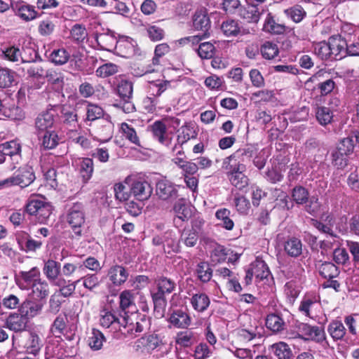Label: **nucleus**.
Returning <instances> with one entry per match:
<instances>
[{"label": "nucleus", "instance_id": "79ce46f5", "mask_svg": "<svg viewBox=\"0 0 359 359\" xmlns=\"http://www.w3.org/2000/svg\"><path fill=\"white\" fill-rule=\"evenodd\" d=\"M291 196L297 205H304L309 198V192L305 187L299 185L292 189Z\"/></svg>", "mask_w": 359, "mask_h": 359}, {"label": "nucleus", "instance_id": "c85d7f7f", "mask_svg": "<svg viewBox=\"0 0 359 359\" xmlns=\"http://www.w3.org/2000/svg\"><path fill=\"white\" fill-rule=\"evenodd\" d=\"M0 114L14 121L22 120L25 118V114L22 109L18 106H16L13 102L11 103H4V106Z\"/></svg>", "mask_w": 359, "mask_h": 359}, {"label": "nucleus", "instance_id": "cd10ccee", "mask_svg": "<svg viewBox=\"0 0 359 359\" xmlns=\"http://www.w3.org/2000/svg\"><path fill=\"white\" fill-rule=\"evenodd\" d=\"M170 86V82L168 81H162L158 83H152L150 86V91L154 97H147L151 106L150 109H155L157 104V97L161 96Z\"/></svg>", "mask_w": 359, "mask_h": 359}, {"label": "nucleus", "instance_id": "4468645a", "mask_svg": "<svg viewBox=\"0 0 359 359\" xmlns=\"http://www.w3.org/2000/svg\"><path fill=\"white\" fill-rule=\"evenodd\" d=\"M95 40L102 50L109 52L115 50L118 41L114 32L109 29L107 32L95 34Z\"/></svg>", "mask_w": 359, "mask_h": 359}, {"label": "nucleus", "instance_id": "9d476101", "mask_svg": "<svg viewBox=\"0 0 359 359\" xmlns=\"http://www.w3.org/2000/svg\"><path fill=\"white\" fill-rule=\"evenodd\" d=\"M130 191L137 201H144L150 198L153 189L147 181L135 180L130 186Z\"/></svg>", "mask_w": 359, "mask_h": 359}, {"label": "nucleus", "instance_id": "c03bdc74", "mask_svg": "<svg viewBox=\"0 0 359 359\" xmlns=\"http://www.w3.org/2000/svg\"><path fill=\"white\" fill-rule=\"evenodd\" d=\"M69 57V53L62 48L53 50L49 55L48 58L55 65H62L67 62Z\"/></svg>", "mask_w": 359, "mask_h": 359}, {"label": "nucleus", "instance_id": "680f3d73", "mask_svg": "<svg viewBox=\"0 0 359 359\" xmlns=\"http://www.w3.org/2000/svg\"><path fill=\"white\" fill-rule=\"evenodd\" d=\"M115 198L119 201H126L132 194H130V186H126L123 183H116L114 187Z\"/></svg>", "mask_w": 359, "mask_h": 359}, {"label": "nucleus", "instance_id": "72a5a7b5", "mask_svg": "<svg viewBox=\"0 0 359 359\" xmlns=\"http://www.w3.org/2000/svg\"><path fill=\"white\" fill-rule=\"evenodd\" d=\"M191 303L194 310L202 313L208 309L210 301L206 294L198 293L192 296Z\"/></svg>", "mask_w": 359, "mask_h": 359}, {"label": "nucleus", "instance_id": "f3484780", "mask_svg": "<svg viewBox=\"0 0 359 359\" xmlns=\"http://www.w3.org/2000/svg\"><path fill=\"white\" fill-rule=\"evenodd\" d=\"M43 304L39 301H33L31 299H22L20 313L26 318H34L40 313L43 309Z\"/></svg>", "mask_w": 359, "mask_h": 359}, {"label": "nucleus", "instance_id": "13d9d810", "mask_svg": "<svg viewBox=\"0 0 359 359\" xmlns=\"http://www.w3.org/2000/svg\"><path fill=\"white\" fill-rule=\"evenodd\" d=\"M175 342L181 347H189L194 342V333L190 330L180 332L176 336Z\"/></svg>", "mask_w": 359, "mask_h": 359}, {"label": "nucleus", "instance_id": "f8f14e48", "mask_svg": "<svg viewBox=\"0 0 359 359\" xmlns=\"http://www.w3.org/2000/svg\"><path fill=\"white\" fill-rule=\"evenodd\" d=\"M4 327L15 332H23L27 327V319L20 312L10 313L4 320Z\"/></svg>", "mask_w": 359, "mask_h": 359}, {"label": "nucleus", "instance_id": "7ed1b4c3", "mask_svg": "<svg viewBox=\"0 0 359 359\" xmlns=\"http://www.w3.org/2000/svg\"><path fill=\"white\" fill-rule=\"evenodd\" d=\"M22 147L16 141L6 142L0 144V164L6 163L13 170L22 161Z\"/></svg>", "mask_w": 359, "mask_h": 359}, {"label": "nucleus", "instance_id": "ea45409f", "mask_svg": "<svg viewBox=\"0 0 359 359\" xmlns=\"http://www.w3.org/2000/svg\"><path fill=\"white\" fill-rule=\"evenodd\" d=\"M41 346L42 342L39 335L34 332H30L25 344L27 351L36 355Z\"/></svg>", "mask_w": 359, "mask_h": 359}, {"label": "nucleus", "instance_id": "09e8293b", "mask_svg": "<svg viewBox=\"0 0 359 359\" xmlns=\"http://www.w3.org/2000/svg\"><path fill=\"white\" fill-rule=\"evenodd\" d=\"M216 49L214 44L210 42L200 43L197 49L198 54L201 59H211L214 57Z\"/></svg>", "mask_w": 359, "mask_h": 359}, {"label": "nucleus", "instance_id": "393cba45", "mask_svg": "<svg viewBox=\"0 0 359 359\" xmlns=\"http://www.w3.org/2000/svg\"><path fill=\"white\" fill-rule=\"evenodd\" d=\"M32 290L29 294V297L36 301H41L45 299L49 294V285L46 280L39 278V281H36L30 287Z\"/></svg>", "mask_w": 359, "mask_h": 359}, {"label": "nucleus", "instance_id": "052dcab7", "mask_svg": "<svg viewBox=\"0 0 359 359\" xmlns=\"http://www.w3.org/2000/svg\"><path fill=\"white\" fill-rule=\"evenodd\" d=\"M133 83L130 81H121L117 87L118 94L123 100H128L133 95Z\"/></svg>", "mask_w": 359, "mask_h": 359}, {"label": "nucleus", "instance_id": "20e7f679", "mask_svg": "<svg viewBox=\"0 0 359 359\" xmlns=\"http://www.w3.org/2000/svg\"><path fill=\"white\" fill-rule=\"evenodd\" d=\"M66 221L76 236H81V228L85 224L84 205L82 203H74L69 207L66 215Z\"/></svg>", "mask_w": 359, "mask_h": 359}, {"label": "nucleus", "instance_id": "2eb2a0df", "mask_svg": "<svg viewBox=\"0 0 359 359\" xmlns=\"http://www.w3.org/2000/svg\"><path fill=\"white\" fill-rule=\"evenodd\" d=\"M264 11V7H258L257 4L250 3L246 7L239 9V15L248 22L257 23Z\"/></svg>", "mask_w": 359, "mask_h": 359}, {"label": "nucleus", "instance_id": "a878e982", "mask_svg": "<svg viewBox=\"0 0 359 359\" xmlns=\"http://www.w3.org/2000/svg\"><path fill=\"white\" fill-rule=\"evenodd\" d=\"M151 130L154 138L161 144L169 146L171 138L167 135V127L161 121H156L151 126Z\"/></svg>", "mask_w": 359, "mask_h": 359}, {"label": "nucleus", "instance_id": "a211bd4d", "mask_svg": "<svg viewBox=\"0 0 359 359\" xmlns=\"http://www.w3.org/2000/svg\"><path fill=\"white\" fill-rule=\"evenodd\" d=\"M169 322L175 327L184 329L190 325L191 319L185 310L177 309L171 313Z\"/></svg>", "mask_w": 359, "mask_h": 359}, {"label": "nucleus", "instance_id": "c9c22d12", "mask_svg": "<svg viewBox=\"0 0 359 359\" xmlns=\"http://www.w3.org/2000/svg\"><path fill=\"white\" fill-rule=\"evenodd\" d=\"M105 341L104 334L97 329L93 328L88 336V344L93 351L100 350Z\"/></svg>", "mask_w": 359, "mask_h": 359}, {"label": "nucleus", "instance_id": "6e6552de", "mask_svg": "<svg viewBox=\"0 0 359 359\" xmlns=\"http://www.w3.org/2000/svg\"><path fill=\"white\" fill-rule=\"evenodd\" d=\"M193 207L184 198H180L174 205L173 210L176 214L173 222L177 227L182 226L183 222L188 221L192 216Z\"/></svg>", "mask_w": 359, "mask_h": 359}, {"label": "nucleus", "instance_id": "37998d69", "mask_svg": "<svg viewBox=\"0 0 359 359\" xmlns=\"http://www.w3.org/2000/svg\"><path fill=\"white\" fill-rule=\"evenodd\" d=\"M221 29L226 36H236L241 33V27L238 21L229 19L224 21L221 26Z\"/></svg>", "mask_w": 359, "mask_h": 359}, {"label": "nucleus", "instance_id": "a18cd8bd", "mask_svg": "<svg viewBox=\"0 0 359 359\" xmlns=\"http://www.w3.org/2000/svg\"><path fill=\"white\" fill-rule=\"evenodd\" d=\"M318 271L320 275L324 278H334L339 273L338 268L333 263L327 262L322 263Z\"/></svg>", "mask_w": 359, "mask_h": 359}, {"label": "nucleus", "instance_id": "412c9836", "mask_svg": "<svg viewBox=\"0 0 359 359\" xmlns=\"http://www.w3.org/2000/svg\"><path fill=\"white\" fill-rule=\"evenodd\" d=\"M284 250L286 254L293 258L300 257L303 252V244L302 241L295 237H289L284 243Z\"/></svg>", "mask_w": 359, "mask_h": 359}, {"label": "nucleus", "instance_id": "9b49d317", "mask_svg": "<svg viewBox=\"0 0 359 359\" xmlns=\"http://www.w3.org/2000/svg\"><path fill=\"white\" fill-rule=\"evenodd\" d=\"M107 276L113 285L118 287L126 282L129 272L123 266L116 264L109 267Z\"/></svg>", "mask_w": 359, "mask_h": 359}, {"label": "nucleus", "instance_id": "b1692460", "mask_svg": "<svg viewBox=\"0 0 359 359\" xmlns=\"http://www.w3.org/2000/svg\"><path fill=\"white\" fill-rule=\"evenodd\" d=\"M135 42L130 38L117 41L115 50L123 57H131L136 54Z\"/></svg>", "mask_w": 359, "mask_h": 359}, {"label": "nucleus", "instance_id": "e433bc0d", "mask_svg": "<svg viewBox=\"0 0 359 359\" xmlns=\"http://www.w3.org/2000/svg\"><path fill=\"white\" fill-rule=\"evenodd\" d=\"M158 292L163 294H170L175 289L176 284L174 280L165 276H160L156 280Z\"/></svg>", "mask_w": 359, "mask_h": 359}, {"label": "nucleus", "instance_id": "7c9ffc66", "mask_svg": "<svg viewBox=\"0 0 359 359\" xmlns=\"http://www.w3.org/2000/svg\"><path fill=\"white\" fill-rule=\"evenodd\" d=\"M43 271L48 280L55 281L61 273V264L53 259H48L44 263Z\"/></svg>", "mask_w": 359, "mask_h": 359}, {"label": "nucleus", "instance_id": "de8ad7c7", "mask_svg": "<svg viewBox=\"0 0 359 359\" xmlns=\"http://www.w3.org/2000/svg\"><path fill=\"white\" fill-rule=\"evenodd\" d=\"M285 323L283 320L274 313L267 316L266 319V326L273 332H280L284 329Z\"/></svg>", "mask_w": 359, "mask_h": 359}, {"label": "nucleus", "instance_id": "f03ea898", "mask_svg": "<svg viewBox=\"0 0 359 359\" xmlns=\"http://www.w3.org/2000/svg\"><path fill=\"white\" fill-rule=\"evenodd\" d=\"M121 326L126 329L128 334L136 335L149 328L150 318L145 314L131 313L128 315L125 313L122 316Z\"/></svg>", "mask_w": 359, "mask_h": 359}, {"label": "nucleus", "instance_id": "69168bd1", "mask_svg": "<svg viewBox=\"0 0 359 359\" xmlns=\"http://www.w3.org/2000/svg\"><path fill=\"white\" fill-rule=\"evenodd\" d=\"M117 72V65L113 63H106L98 67L95 72L97 76L106 78L115 74Z\"/></svg>", "mask_w": 359, "mask_h": 359}, {"label": "nucleus", "instance_id": "39448f33", "mask_svg": "<svg viewBox=\"0 0 359 359\" xmlns=\"http://www.w3.org/2000/svg\"><path fill=\"white\" fill-rule=\"evenodd\" d=\"M192 29L198 32V34L202 39L209 38L212 30L211 29V21L208 14L205 9L196 11L192 16Z\"/></svg>", "mask_w": 359, "mask_h": 359}, {"label": "nucleus", "instance_id": "338daca9", "mask_svg": "<svg viewBox=\"0 0 359 359\" xmlns=\"http://www.w3.org/2000/svg\"><path fill=\"white\" fill-rule=\"evenodd\" d=\"M70 34L72 38L78 42H83L88 36L86 27L80 24L74 25L71 29Z\"/></svg>", "mask_w": 359, "mask_h": 359}, {"label": "nucleus", "instance_id": "ddd939ff", "mask_svg": "<svg viewBox=\"0 0 359 359\" xmlns=\"http://www.w3.org/2000/svg\"><path fill=\"white\" fill-rule=\"evenodd\" d=\"M297 328L299 333L304 336V339H311L320 342L325 339L324 331L320 327L299 323L297 325Z\"/></svg>", "mask_w": 359, "mask_h": 359}, {"label": "nucleus", "instance_id": "dca6fc26", "mask_svg": "<svg viewBox=\"0 0 359 359\" xmlns=\"http://www.w3.org/2000/svg\"><path fill=\"white\" fill-rule=\"evenodd\" d=\"M245 165H238L236 169L231 173H227V177L232 185L242 189L248 185V177L245 175Z\"/></svg>", "mask_w": 359, "mask_h": 359}, {"label": "nucleus", "instance_id": "603ef678", "mask_svg": "<svg viewBox=\"0 0 359 359\" xmlns=\"http://www.w3.org/2000/svg\"><path fill=\"white\" fill-rule=\"evenodd\" d=\"M328 332L334 340H338L345 335L346 329L341 321L334 320L329 325Z\"/></svg>", "mask_w": 359, "mask_h": 359}, {"label": "nucleus", "instance_id": "6e6d98bb", "mask_svg": "<svg viewBox=\"0 0 359 359\" xmlns=\"http://www.w3.org/2000/svg\"><path fill=\"white\" fill-rule=\"evenodd\" d=\"M198 278L202 282H208L212 276V270L209 264L205 262H201L198 264L196 268Z\"/></svg>", "mask_w": 359, "mask_h": 359}, {"label": "nucleus", "instance_id": "774afa93", "mask_svg": "<svg viewBox=\"0 0 359 359\" xmlns=\"http://www.w3.org/2000/svg\"><path fill=\"white\" fill-rule=\"evenodd\" d=\"M144 342V346L146 347L147 350L153 351L162 345V339L160 338L159 335L157 334H151L147 336L144 338H142Z\"/></svg>", "mask_w": 359, "mask_h": 359}, {"label": "nucleus", "instance_id": "bf43d9fd", "mask_svg": "<svg viewBox=\"0 0 359 359\" xmlns=\"http://www.w3.org/2000/svg\"><path fill=\"white\" fill-rule=\"evenodd\" d=\"M66 314H60L56 317L51 326V332L55 336L62 334L67 327Z\"/></svg>", "mask_w": 359, "mask_h": 359}, {"label": "nucleus", "instance_id": "bb28decb", "mask_svg": "<svg viewBox=\"0 0 359 359\" xmlns=\"http://www.w3.org/2000/svg\"><path fill=\"white\" fill-rule=\"evenodd\" d=\"M151 297L154 304V312L156 318H161L165 316L167 306V299L165 295L158 292H151Z\"/></svg>", "mask_w": 359, "mask_h": 359}, {"label": "nucleus", "instance_id": "c756f323", "mask_svg": "<svg viewBox=\"0 0 359 359\" xmlns=\"http://www.w3.org/2000/svg\"><path fill=\"white\" fill-rule=\"evenodd\" d=\"M271 350L278 359H292L294 357L290 346L283 341L273 344Z\"/></svg>", "mask_w": 359, "mask_h": 359}, {"label": "nucleus", "instance_id": "a19ab883", "mask_svg": "<svg viewBox=\"0 0 359 359\" xmlns=\"http://www.w3.org/2000/svg\"><path fill=\"white\" fill-rule=\"evenodd\" d=\"M15 72L8 68L0 69V88H6L15 83Z\"/></svg>", "mask_w": 359, "mask_h": 359}, {"label": "nucleus", "instance_id": "0eeeda50", "mask_svg": "<svg viewBox=\"0 0 359 359\" xmlns=\"http://www.w3.org/2000/svg\"><path fill=\"white\" fill-rule=\"evenodd\" d=\"M41 278L39 269L34 266L29 271H20L15 275L16 285L22 290H29L30 287Z\"/></svg>", "mask_w": 359, "mask_h": 359}, {"label": "nucleus", "instance_id": "f257e3e1", "mask_svg": "<svg viewBox=\"0 0 359 359\" xmlns=\"http://www.w3.org/2000/svg\"><path fill=\"white\" fill-rule=\"evenodd\" d=\"M36 179L33 168L29 165L20 167L13 175L0 182L1 186H19L25 188L32 184Z\"/></svg>", "mask_w": 359, "mask_h": 359}, {"label": "nucleus", "instance_id": "0e129e2a", "mask_svg": "<svg viewBox=\"0 0 359 359\" xmlns=\"http://www.w3.org/2000/svg\"><path fill=\"white\" fill-rule=\"evenodd\" d=\"M44 78H46L49 83L59 86H61L64 83V76L62 73L53 69L45 71Z\"/></svg>", "mask_w": 359, "mask_h": 359}, {"label": "nucleus", "instance_id": "6ab92c4d", "mask_svg": "<svg viewBox=\"0 0 359 359\" xmlns=\"http://www.w3.org/2000/svg\"><path fill=\"white\" fill-rule=\"evenodd\" d=\"M330 46L332 48L333 60H339L346 57V40L341 36H332L329 38Z\"/></svg>", "mask_w": 359, "mask_h": 359}, {"label": "nucleus", "instance_id": "5701e85b", "mask_svg": "<svg viewBox=\"0 0 359 359\" xmlns=\"http://www.w3.org/2000/svg\"><path fill=\"white\" fill-rule=\"evenodd\" d=\"M76 165L79 167V173L84 183H87L92 177L94 170L93 160L90 158H79Z\"/></svg>", "mask_w": 359, "mask_h": 359}, {"label": "nucleus", "instance_id": "864d4df0", "mask_svg": "<svg viewBox=\"0 0 359 359\" xmlns=\"http://www.w3.org/2000/svg\"><path fill=\"white\" fill-rule=\"evenodd\" d=\"M262 57L266 60L273 59L278 55L279 50L278 46L271 41H266L260 48Z\"/></svg>", "mask_w": 359, "mask_h": 359}, {"label": "nucleus", "instance_id": "423d86ee", "mask_svg": "<svg viewBox=\"0 0 359 359\" xmlns=\"http://www.w3.org/2000/svg\"><path fill=\"white\" fill-rule=\"evenodd\" d=\"M92 126L93 133L99 140L105 142L112 137L114 124L109 114L97 120V123H94Z\"/></svg>", "mask_w": 359, "mask_h": 359}, {"label": "nucleus", "instance_id": "4c0bfd02", "mask_svg": "<svg viewBox=\"0 0 359 359\" xmlns=\"http://www.w3.org/2000/svg\"><path fill=\"white\" fill-rule=\"evenodd\" d=\"M255 154V149L252 147L241 148L233 153V157L236 158L238 165H245V163L250 161Z\"/></svg>", "mask_w": 359, "mask_h": 359}, {"label": "nucleus", "instance_id": "8fccbe9b", "mask_svg": "<svg viewBox=\"0 0 359 359\" xmlns=\"http://www.w3.org/2000/svg\"><path fill=\"white\" fill-rule=\"evenodd\" d=\"M353 149L354 142L353 137H346L340 141L333 151L348 156L353 153Z\"/></svg>", "mask_w": 359, "mask_h": 359}, {"label": "nucleus", "instance_id": "1a4fd4ad", "mask_svg": "<svg viewBox=\"0 0 359 359\" xmlns=\"http://www.w3.org/2000/svg\"><path fill=\"white\" fill-rule=\"evenodd\" d=\"M156 192L158 198L163 201H172L179 196L176 186L167 180H161L157 182Z\"/></svg>", "mask_w": 359, "mask_h": 359}, {"label": "nucleus", "instance_id": "2f4dec72", "mask_svg": "<svg viewBox=\"0 0 359 359\" xmlns=\"http://www.w3.org/2000/svg\"><path fill=\"white\" fill-rule=\"evenodd\" d=\"M86 107V121H90V126H93V122L97 123V121L100 118H102L103 116H107V114L104 113L102 107L97 104H91L88 102Z\"/></svg>", "mask_w": 359, "mask_h": 359}, {"label": "nucleus", "instance_id": "58836bf2", "mask_svg": "<svg viewBox=\"0 0 359 359\" xmlns=\"http://www.w3.org/2000/svg\"><path fill=\"white\" fill-rule=\"evenodd\" d=\"M231 212L226 208H221L216 211L215 217L220 221L219 224L226 230H232L234 226L233 220L230 218Z\"/></svg>", "mask_w": 359, "mask_h": 359}, {"label": "nucleus", "instance_id": "f704fd0d", "mask_svg": "<svg viewBox=\"0 0 359 359\" xmlns=\"http://www.w3.org/2000/svg\"><path fill=\"white\" fill-rule=\"evenodd\" d=\"M61 118L65 124L75 127L78 123L76 110L70 107L62 106L60 109Z\"/></svg>", "mask_w": 359, "mask_h": 359}, {"label": "nucleus", "instance_id": "5fc2aeb1", "mask_svg": "<svg viewBox=\"0 0 359 359\" xmlns=\"http://www.w3.org/2000/svg\"><path fill=\"white\" fill-rule=\"evenodd\" d=\"M316 116L320 125L326 126L331 123L333 118V113L328 107H320L316 109Z\"/></svg>", "mask_w": 359, "mask_h": 359}, {"label": "nucleus", "instance_id": "49530a36", "mask_svg": "<svg viewBox=\"0 0 359 359\" xmlns=\"http://www.w3.org/2000/svg\"><path fill=\"white\" fill-rule=\"evenodd\" d=\"M316 54L323 60H333L332 48L330 41H322L318 43L315 48Z\"/></svg>", "mask_w": 359, "mask_h": 359}, {"label": "nucleus", "instance_id": "4d7b16f0", "mask_svg": "<svg viewBox=\"0 0 359 359\" xmlns=\"http://www.w3.org/2000/svg\"><path fill=\"white\" fill-rule=\"evenodd\" d=\"M134 298V294L130 290H124L120 294V309L122 312L127 313V309L135 306Z\"/></svg>", "mask_w": 359, "mask_h": 359}, {"label": "nucleus", "instance_id": "4be33fe9", "mask_svg": "<svg viewBox=\"0 0 359 359\" xmlns=\"http://www.w3.org/2000/svg\"><path fill=\"white\" fill-rule=\"evenodd\" d=\"M13 9L21 19L25 21H30L35 19L37 16V12L34 6L27 4L25 2H18L13 6Z\"/></svg>", "mask_w": 359, "mask_h": 359}, {"label": "nucleus", "instance_id": "3c124183", "mask_svg": "<svg viewBox=\"0 0 359 359\" xmlns=\"http://www.w3.org/2000/svg\"><path fill=\"white\" fill-rule=\"evenodd\" d=\"M1 307L4 306L5 309L10 310L18 309V311L20 312L22 299L13 294H10L1 299Z\"/></svg>", "mask_w": 359, "mask_h": 359}, {"label": "nucleus", "instance_id": "473e14b6", "mask_svg": "<svg viewBox=\"0 0 359 359\" xmlns=\"http://www.w3.org/2000/svg\"><path fill=\"white\" fill-rule=\"evenodd\" d=\"M43 135L38 134L41 137V146L44 149H53L59 144L60 138L57 133L54 130L42 133Z\"/></svg>", "mask_w": 359, "mask_h": 359}, {"label": "nucleus", "instance_id": "aec40b11", "mask_svg": "<svg viewBox=\"0 0 359 359\" xmlns=\"http://www.w3.org/2000/svg\"><path fill=\"white\" fill-rule=\"evenodd\" d=\"M54 122V114L50 111H46L38 115L35 119V127L39 133L50 131Z\"/></svg>", "mask_w": 359, "mask_h": 359}, {"label": "nucleus", "instance_id": "e2e57ef3", "mask_svg": "<svg viewBox=\"0 0 359 359\" xmlns=\"http://www.w3.org/2000/svg\"><path fill=\"white\" fill-rule=\"evenodd\" d=\"M287 16L290 18L294 22H301L306 15L304 8L299 5H295L293 7L285 11Z\"/></svg>", "mask_w": 359, "mask_h": 359}]
</instances>
